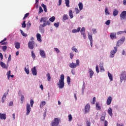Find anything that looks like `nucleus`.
I'll return each mask as SVG.
<instances>
[{
    "label": "nucleus",
    "mask_w": 126,
    "mask_h": 126,
    "mask_svg": "<svg viewBox=\"0 0 126 126\" xmlns=\"http://www.w3.org/2000/svg\"><path fill=\"white\" fill-rule=\"evenodd\" d=\"M104 63H99V67L100 69V71H105V69H104Z\"/></svg>",
    "instance_id": "nucleus-17"
},
{
    "label": "nucleus",
    "mask_w": 126,
    "mask_h": 126,
    "mask_svg": "<svg viewBox=\"0 0 126 126\" xmlns=\"http://www.w3.org/2000/svg\"><path fill=\"white\" fill-rule=\"evenodd\" d=\"M86 124L87 126H91V122H90V121H88V120H87L86 121Z\"/></svg>",
    "instance_id": "nucleus-39"
},
{
    "label": "nucleus",
    "mask_w": 126,
    "mask_h": 126,
    "mask_svg": "<svg viewBox=\"0 0 126 126\" xmlns=\"http://www.w3.org/2000/svg\"><path fill=\"white\" fill-rule=\"evenodd\" d=\"M46 76L47 77L48 81H51V79L52 78L51 77V75L49 74V73L47 74Z\"/></svg>",
    "instance_id": "nucleus-33"
},
{
    "label": "nucleus",
    "mask_w": 126,
    "mask_h": 126,
    "mask_svg": "<svg viewBox=\"0 0 126 126\" xmlns=\"http://www.w3.org/2000/svg\"><path fill=\"white\" fill-rule=\"evenodd\" d=\"M15 46L16 49H19L20 48V43H19V42H16L15 44Z\"/></svg>",
    "instance_id": "nucleus-30"
},
{
    "label": "nucleus",
    "mask_w": 126,
    "mask_h": 126,
    "mask_svg": "<svg viewBox=\"0 0 126 126\" xmlns=\"http://www.w3.org/2000/svg\"><path fill=\"white\" fill-rule=\"evenodd\" d=\"M36 38L38 42H40V43L42 42V39H41V34H40V33L36 34Z\"/></svg>",
    "instance_id": "nucleus-20"
},
{
    "label": "nucleus",
    "mask_w": 126,
    "mask_h": 126,
    "mask_svg": "<svg viewBox=\"0 0 126 126\" xmlns=\"http://www.w3.org/2000/svg\"><path fill=\"white\" fill-rule=\"evenodd\" d=\"M68 121L69 122H71L72 121V116L71 115V114L68 115Z\"/></svg>",
    "instance_id": "nucleus-47"
},
{
    "label": "nucleus",
    "mask_w": 126,
    "mask_h": 126,
    "mask_svg": "<svg viewBox=\"0 0 126 126\" xmlns=\"http://www.w3.org/2000/svg\"><path fill=\"white\" fill-rule=\"evenodd\" d=\"M114 50H112L110 52V58H114L115 57V54L118 52V47H114Z\"/></svg>",
    "instance_id": "nucleus-7"
},
{
    "label": "nucleus",
    "mask_w": 126,
    "mask_h": 126,
    "mask_svg": "<svg viewBox=\"0 0 126 126\" xmlns=\"http://www.w3.org/2000/svg\"><path fill=\"white\" fill-rule=\"evenodd\" d=\"M92 31L93 32L94 34H96V33H97V30L95 29H93Z\"/></svg>",
    "instance_id": "nucleus-64"
},
{
    "label": "nucleus",
    "mask_w": 126,
    "mask_h": 126,
    "mask_svg": "<svg viewBox=\"0 0 126 126\" xmlns=\"http://www.w3.org/2000/svg\"><path fill=\"white\" fill-rule=\"evenodd\" d=\"M111 23V21L110 20H107L106 22H105V24L106 25H110V24Z\"/></svg>",
    "instance_id": "nucleus-59"
},
{
    "label": "nucleus",
    "mask_w": 126,
    "mask_h": 126,
    "mask_svg": "<svg viewBox=\"0 0 126 126\" xmlns=\"http://www.w3.org/2000/svg\"><path fill=\"white\" fill-rule=\"evenodd\" d=\"M26 21H24L23 23L22 24V28H26Z\"/></svg>",
    "instance_id": "nucleus-41"
},
{
    "label": "nucleus",
    "mask_w": 126,
    "mask_h": 126,
    "mask_svg": "<svg viewBox=\"0 0 126 126\" xmlns=\"http://www.w3.org/2000/svg\"><path fill=\"white\" fill-rule=\"evenodd\" d=\"M69 16H70L71 19L73 18V14L72 13V10H69Z\"/></svg>",
    "instance_id": "nucleus-29"
},
{
    "label": "nucleus",
    "mask_w": 126,
    "mask_h": 126,
    "mask_svg": "<svg viewBox=\"0 0 126 126\" xmlns=\"http://www.w3.org/2000/svg\"><path fill=\"white\" fill-rule=\"evenodd\" d=\"M89 72L90 73V76L91 78H92V76H93V74H94V72L92 70V69L90 68L89 69Z\"/></svg>",
    "instance_id": "nucleus-23"
},
{
    "label": "nucleus",
    "mask_w": 126,
    "mask_h": 126,
    "mask_svg": "<svg viewBox=\"0 0 126 126\" xmlns=\"http://www.w3.org/2000/svg\"><path fill=\"white\" fill-rule=\"evenodd\" d=\"M105 116H102L101 118H100V121L101 122H104L105 121Z\"/></svg>",
    "instance_id": "nucleus-60"
},
{
    "label": "nucleus",
    "mask_w": 126,
    "mask_h": 126,
    "mask_svg": "<svg viewBox=\"0 0 126 126\" xmlns=\"http://www.w3.org/2000/svg\"><path fill=\"white\" fill-rule=\"evenodd\" d=\"M75 11L76 12V14H78V13H79V12H80V11H79V9H78V8H75Z\"/></svg>",
    "instance_id": "nucleus-51"
},
{
    "label": "nucleus",
    "mask_w": 126,
    "mask_h": 126,
    "mask_svg": "<svg viewBox=\"0 0 126 126\" xmlns=\"http://www.w3.org/2000/svg\"><path fill=\"white\" fill-rule=\"evenodd\" d=\"M76 65L77 66H79V65H80L79 60H78V59L76 60Z\"/></svg>",
    "instance_id": "nucleus-56"
},
{
    "label": "nucleus",
    "mask_w": 126,
    "mask_h": 126,
    "mask_svg": "<svg viewBox=\"0 0 126 126\" xmlns=\"http://www.w3.org/2000/svg\"><path fill=\"white\" fill-rule=\"evenodd\" d=\"M0 65L3 68H7V65L4 63L2 62H0Z\"/></svg>",
    "instance_id": "nucleus-19"
},
{
    "label": "nucleus",
    "mask_w": 126,
    "mask_h": 126,
    "mask_svg": "<svg viewBox=\"0 0 126 126\" xmlns=\"http://www.w3.org/2000/svg\"><path fill=\"white\" fill-rule=\"evenodd\" d=\"M121 82H123V80H126V72L123 71L120 75Z\"/></svg>",
    "instance_id": "nucleus-4"
},
{
    "label": "nucleus",
    "mask_w": 126,
    "mask_h": 126,
    "mask_svg": "<svg viewBox=\"0 0 126 126\" xmlns=\"http://www.w3.org/2000/svg\"><path fill=\"white\" fill-rule=\"evenodd\" d=\"M78 6L80 10H82V9H83V4L82 2H79L78 4Z\"/></svg>",
    "instance_id": "nucleus-26"
},
{
    "label": "nucleus",
    "mask_w": 126,
    "mask_h": 126,
    "mask_svg": "<svg viewBox=\"0 0 126 126\" xmlns=\"http://www.w3.org/2000/svg\"><path fill=\"white\" fill-rule=\"evenodd\" d=\"M32 58H33V60H35L36 59V55L34 53L33 51H32Z\"/></svg>",
    "instance_id": "nucleus-32"
},
{
    "label": "nucleus",
    "mask_w": 126,
    "mask_h": 126,
    "mask_svg": "<svg viewBox=\"0 0 126 126\" xmlns=\"http://www.w3.org/2000/svg\"><path fill=\"white\" fill-rule=\"evenodd\" d=\"M110 37L112 40H114V39H117V33L112 32L110 33Z\"/></svg>",
    "instance_id": "nucleus-11"
},
{
    "label": "nucleus",
    "mask_w": 126,
    "mask_h": 126,
    "mask_svg": "<svg viewBox=\"0 0 126 126\" xmlns=\"http://www.w3.org/2000/svg\"><path fill=\"white\" fill-rule=\"evenodd\" d=\"M73 52H75V53H78V50L75 48V46H73L71 48Z\"/></svg>",
    "instance_id": "nucleus-34"
},
{
    "label": "nucleus",
    "mask_w": 126,
    "mask_h": 126,
    "mask_svg": "<svg viewBox=\"0 0 126 126\" xmlns=\"http://www.w3.org/2000/svg\"><path fill=\"white\" fill-rule=\"evenodd\" d=\"M59 124H60V119L58 118H55L54 120V122L51 123V126H59Z\"/></svg>",
    "instance_id": "nucleus-5"
},
{
    "label": "nucleus",
    "mask_w": 126,
    "mask_h": 126,
    "mask_svg": "<svg viewBox=\"0 0 126 126\" xmlns=\"http://www.w3.org/2000/svg\"><path fill=\"white\" fill-rule=\"evenodd\" d=\"M80 32H81V33H85V28H84V27L82 28V29H81Z\"/></svg>",
    "instance_id": "nucleus-53"
},
{
    "label": "nucleus",
    "mask_w": 126,
    "mask_h": 126,
    "mask_svg": "<svg viewBox=\"0 0 126 126\" xmlns=\"http://www.w3.org/2000/svg\"><path fill=\"white\" fill-rule=\"evenodd\" d=\"M20 31L22 36H23L24 37H27V34L25 33L24 32L21 30H20Z\"/></svg>",
    "instance_id": "nucleus-36"
},
{
    "label": "nucleus",
    "mask_w": 126,
    "mask_h": 126,
    "mask_svg": "<svg viewBox=\"0 0 126 126\" xmlns=\"http://www.w3.org/2000/svg\"><path fill=\"white\" fill-rule=\"evenodd\" d=\"M124 31H119L117 32V35H122V34H124Z\"/></svg>",
    "instance_id": "nucleus-58"
},
{
    "label": "nucleus",
    "mask_w": 126,
    "mask_h": 126,
    "mask_svg": "<svg viewBox=\"0 0 126 126\" xmlns=\"http://www.w3.org/2000/svg\"><path fill=\"white\" fill-rule=\"evenodd\" d=\"M54 26L56 27V28H58L59 26H60V23H55L54 24Z\"/></svg>",
    "instance_id": "nucleus-54"
},
{
    "label": "nucleus",
    "mask_w": 126,
    "mask_h": 126,
    "mask_svg": "<svg viewBox=\"0 0 126 126\" xmlns=\"http://www.w3.org/2000/svg\"><path fill=\"white\" fill-rule=\"evenodd\" d=\"M95 107H96V110H97V111H100L101 110V106H100L99 105V103H95Z\"/></svg>",
    "instance_id": "nucleus-28"
},
{
    "label": "nucleus",
    "mask_w": 126,
    "mask_h": 126,
    "mask_svg": "<svg viewBox=\"0 0 126 126\" xmlns=\"http://www.w3.org/2000/svg\"><path fill=\"white\" fill-rule=\"evenodd\" d=\"M30 104H31V106L32 108L33 107V104H34V100L31 99Z\"/></svg>",
    "instance_id": "nucleus-55"
},
{
    "label": "nucleus",
    "mask_w": 126,
    "mask_h": 126,
    "mask_svg": "<svg viewBox=\"0 0 126 126\" xmlns=\"http://www.w3.org/2000/svg\"><path fill=\"white\" fill-rule=\"evenodd\" d=\"M41 6L43 7L44 11H45V12H47V6H46V5H45L44 3H42Z\"/></svg>",
    "instance_id": "nucleus-27"
},
{
    "label": "nucleus",
    "mask_w": 126,
    "mask_h": 126,
    "mask_svg": "<svg viewBox=\"0 0 126 126\" xmlns=\"http://www.w3.org/2000/svg\"><path fill=\"white\" fill-rule=\"evenodd\" d=\"M126 17V11H123L120 14L121 20H125Z\"/></svg>",
    "instance_id": "nucleus-8"
},
{
    "label": "nucleus",
    "mask_w": 126,
    "mask_h": 126,
    "mask_svg": "<svg viewBox=\"0 0 126 126\" xmlns=\"http://www.w3.org/2000/svg\"><path fill=\"white\" fill-rule=\"evenodd\" d=\"M96 102V97H94L93 98V104H95V102Z\"/></svg>",
    "instance_id": "nucleus-63"
},
{
    "label": "nucleus",
    "mask_w": 126,
    "mask_h": 126,
    "mask_svg": "<svg viewBox=\"0 0 126 126\" xmlns=\"http://www.w3.org/2000/svg\"><path fill=\"white\" fill-rule=\"evenodd\" d=\"M65 2L66 6H67V7H69V0H65Z\"/></svg>",
    "instance_id": "nucleus-37"
},
{
    "label": "nucleus",
    "mask_w": 126,
    "mask_h": 126,
    "mask_svg": "<svg viewBox=\"0 0 126 126\" xmlns=\"http://www.w3.org/2000/svg\"><path fill=\"white\" fill-rule=\"evenodd\" d=\"M30 112H31V106H30V104L29 103L27 104V113L26 115H28L30 114Z\"/></svg>",
    "instance_id": "nucleus-9"
},
{
    "label": "nucleus",
    "mask_w": 126,
    "mask_h": 126,
    "mask_svg": "<svg viewBox=\"0 0 126 126\" xmlns=\"http://www.w3.org/2000/svg\"><path fill=\"white\" fill-rule=\"evenodd\" d=\"M21 103L22 104H23V102L24 101V95H22L21 96Z\"/></svg>",
    "instance_id": "nucleus-52"
},
{
    "label": "nucleus",
    "mask_w": 126,
    "mask_h": 126,
    "mask_svg": "<svg viewBox=\"0 0 126 126\" xmlns=\"http://www.w3.org/2000/svg\"><path fill=\"white\" fill-rule=\"evenodd\" d=\"M95 70H96L97 73H99V67H98V65H96L95 66Z\"/></svg>",
    "instance_id": "nucleus-62"
},
{
    "label": "nucleus",
    "mask_w": 126,
    "mask_h": 126,
    "mask_svg": "<svg viewBox=\"0 0 126 126\" xmlns=\"http://www.w3.org/2000/svg\"><path fill=\"white\" fill-rule=\"evenodd\" d=\"M107 112L111 117H113V110H112V108H111V107L109 108Z\"/></svg>",
    "instance_id": "nucleus-22"
},
{
    "label": "nucleus",
    "mask_w": 126,
    "mask_h": 126,
    "mask_svg": "<svg viewBox=\"0 0 126 126\" xmlns=\"http://www.w3.org/2000/svg\"><path fill=\"white\" fill-rule=\"evenodd\" d=\"M69 55H70V59L72 60V59H73V57L74 56V54H73V53L71 52Z\"/></svg>",
    "instance_id": "nucleus-50"
},
{
    "label": "nucleus",
    "mask_w": 126,
    "mask_h": 126,
    "mask_svg": "<svg viewBox=\"0 0 126 126\" xmlns=\"http://www.w3.org/2000/svg\"><path fill=\"white\" fill-rule=\"evenodd\" d=\"M81 35L83 36L84 39H86V34L85 33V32H81Z\"/></svg>",
    "instance_id": "nucleus-46"
},
{
    "label": "nucleus",
    "mask_w": 126,
    "mask_h": 126,
    "mask_svg": "<svg viewBox=\"0 0 126 126\" xmlns=\"http://www.w3.org/2000/svg\"><path fill=\"white\" fill-rule=\"evenodd\" d=\"M63 21H65V20H67L68 19V16L67 15H64L63 17Z\"/></svg>",
    "instance_id": "nucleus-31"
},
{
    "label": "nucleus",
    "mask_w": 126,
    "mask_h": 126,
    "mask_svg": "<svg viewBox=\"0 0 126 126\" xmlns=\"http://www.w3.org/2000/svg\"><path fill=\"white\" fill-rule=\"evenodd\" d=\"M32 72L33 75H37V70L36 69V66H34L32 68Z\"/></svg>",
    "instance_id": "nucleus-13"
},
{
    "label": "nucleus",
    "mask_w": 126,
    "mask_h": 126,
    "mask_svg": "<svg viewBox=\"0 0 126 126\" xmlns=\"http://www.w3.org/2000/svg\"><path fill=\"white\" fill-rule=\"evenodd\" d=\"M25 71L26 72L27 74H29V69H27L26 67H25Z\"/></svg>",
    "instance_id": "nucleus-57"
},
{
    "label": "nucleus",
    "mask_w": 126,
    "mask_h": 126,
    "mask_svg": "<svg viewBox=\"0 0 126 126\" xmlns=\"http://www.w3.org/2000/svg\"><path fill=\"white\" fill-rule=\"evenodd\" d=\"M113 98H112V96H109L106 101L107 105H111V103H112V101Z\"/></svg>",
    "instance_id": "nucleus-12"
},
{
    "label": "nucleus",
    "mask_w": 126,
    "mask_h": 126,
    "mask_svg": "<svg viewBox=\"0 0 126 126\" xmlns=\"http://www.w3.org/2000/svg\"><path fill=\"white\" fill-rule=\"evenodd\" d=\"M126 40V37L123 36L121 39H120L119 40H118L116 44V47L118 48V47H120L122 44H124V42Z\"/></svg>",
    "instance_id": "nucleus-3"
},
{
    "label": "nucleus",
    "mask_w": 126,
    "mask_h": 126,
    "mask_svg": "<svg viewBox=\"0 0 126 126\" xmlns=\"http://www.w3.org/2000/svg\"><path fill=\"white\" fill-rule=\"evenodd\" d=\"M80 29H81V28L78 27L77 28V30L76 29H73L72 31V33H78V32H80Z\"/></svg>",
    "instance_id": "nucleus-21"
},
{
    "label": "nucleus",
    "mask_w": 126,
    "mask_h": 126,
    "mask_svg": "<svg viewBox=\"0 0 126 126\" xmlns=\"http://www.w3.org/2000/svg\"><path fill=\"white\" fill-rule=\"evenodd\" d=\"M69 66L71 68H76L77 66L76 65V63H70V64L69 65Z\"/></svg>",
    "instance_id": "nucleus-16"
},
{
    "label": "nucleus",
    "mask_w": 126,
    "mask_h": 126,
    "mask_svg": "<svg viewBox=\"0 0 126 126\" xmlns=\"http://www.w3.org/2000/svg\"><path fill=\"white\" fill-rule=\"evenodd\" d=\"M46 105V101H42L40 103V108H42V107H44Z\"/></svg>",
    "instance_id": "nucleus-40"
},
{
    "label": "nucleus",
    "mask_w": 126,
    "mask_h": 126,
    "mask_svg": "<svg viewBox=\"0 0 126 126\" xmlns=\"http://www.w3.org/2000/svg\"><path fill=\"white\" fill-rule=\"evenodd\" d=\"M7 94H8V92L7 93H5L3 94V95L2 97V103H4V100H5V98H6V96H7Z\"/></svg>",
    "instance_id": "nucleus-18"
},
{
    "label": "nucleus",
    "mask_w": 126,
    "mask_h": 126,
    "mask_svg": "<svg viewBox=\"0 0 126 126\" xmlns=\"http://www.w3.org/2000/svg\"><path fill=\"white\" fill-rule=\"evenodd\" d=\"M67 82L69 85L70 84V77L69 76L67 77Z\"/></svg>",
    "instance_id": "nucleus-45"
},
{
    "label": "nucleus",
    "mask_w": 126,
    "mask_h": 126,
    "mask_svg": "<svg viewBox=\"0 0 126 126\" xmlns=\"http://www.w3.org/2000/svg\"><path fill=\"white\" fill-rule=\"evenodd\" d=\"M88 38H89V40H90V41H93V38L92 37V34H89Z\"/></svg>",
    "instance_id": "nucleus-43"
},
{
    "label": "nucleus",
    "mask_w": 126,
    "mask_h": 126,
    "mask_svg": "<svg viewBox=\"0 0 126 126\" xmlns=\"http://www.w3.org/2000/svg\"><path fill=\"white\" fill-rule=\"evenodd\" d=\"M40 22V23L43 22V24L42 25H40L39 28H41V27H45V26H47V25H48V26L51 25V22L49 21V18L47 17L41 18Z\"/></svg>",
    "instance_id": "nucleus-1"
},
{
    "label": "nucleus",
    "mask_w": 126,
    "mask_h": 126,
    "mask_svg": "<svg viewBox=\"0 0 126 126\" xmlns=\"http://www.w3.org/2000/svg\"><path fill=\"white\" fill-rule=\"evenodd\" d=\"M39 55L43 59H46V53H45V51L40 50L39 51Z\"/></svg>",
    "instance_id": "nucleus-10"
},
{
    "label": "nucleus",
    "mask_w": 126,
    "mask_h": 126,
    "mask_svg": "<svg viewBox=\"0 0 126 126\" xmlns=\"http://www.w3.org/2000/svg\"><path fill=\"white\" fill-rule=\"evenodd\" d=\"M55 20H56V17H55V16H53L49 19V21L51 22H54Z\"/></svg>",
    "instance_id": "nucleus-35"
},
{
    "label": "nucleus",
    "mask_w": 126,
    "mask_h": 126,
    "mask_svg": "<svg viewBox=\"0 0 126 126\" xmlns=\"http://www.w3.org/2000/svg\"><path fill=\"white\" fill-rule=\"evenodd\" d=\"M6 49H7V46H3L2 47V50L3 52H5L6 51Z\"/></svg>",
    "instance_id": "nucleus-49"
},
{
    "label": "nucleus",
    "mask_w": 126,
    "mask_h": 126,
    "mask_svg": "<svg viewBox=\"0 0 126 126\" xmlns=\"http://www.w3.org/2000/svg\"><path fill=\"white\" fill-rule=\"evenodd\" d=\"M108 77L109 78L110 80L111 81H113V75H112L111 73H108Z\"/></svg>",
    "instance_id": "nucleus-38"
},
{
    "label": "nucleus",
    "mask_w": 126,
    "mask_h": 126,
    "mask_svg": "<svg viewBox=\"0 0 126 126\" xmlns=\"http://www.w3.org/2000/svg\"><path fill=\"white\" fill-rule=\"evenodd\" d=\"M105 12L106 15H110V12H109V10H108V8H106L105 9Z\"/></svg>",
    "instance_id": "nucleus-44"
},
{
    "label": "nucleus",
    "mask_w": 126,
    "mask_h": 126,
    "mask_svg": "<svg viewBox=\"0 0 126 126\" xmlns=\"http://www.w3.org/2000/svg\"><path fill=\"white\" fill-rule=\"evenodd\" d=\"M0 120H6V115L5 114L0 113Z\"/></svg>",
    "instance_id": "nucleus-15"
},
{
    "label": "nucleus",
    "mask_w": 126,
    "mask_h": 126,
    "mask_svg": "<svg viewBox=\"0 0 126 126\" xmlns=\"http://www.w3.org/2000/svg\"><path fill=\"white\" fill-rule=\"evenodd\" d=\"M29 16V13H26V14L24 15V18H23V20L25 19V18H26V17H28Z\"/></svg>",
    "instance_id": "nucleus-61"
},
{
    "label": "nucleus",
    "mask_w": 126,
    "mask_h": 126,
    "mask_svg": "<svg viewBox=\"0 0 126 126\" xmlns=\"http://www.w3.org/2000/svg\"><path fill=\"white\" fill-rule=\"evenodd\" d=\"M119 14V10L117 9H115L113 11V16H117Z\"/></svg>",
    "instance_id": "nucleus-24"
},
{
    "label": "nucleus",
    "mask_w": 126,
    "mask_h": 126,
    "mask_svg": "<svg viewBox=\"0 0 126 126\" xmlns=\"http://www.w3.org/2000/svg\"><path fill=\"white\" fill-rule=\"evenodd\" d=\"M59 80V83H57L59 88L63 89L64 87V75L62 74Z\"/></svg>",
    "instance_id": "nucleus-2"
},
{
    "label": "nucleus",
    "mask_w": 126,
    "mask_h": 126,
    "mask_svg": "<svg viewBox=\"0 0 126 126\" xmlns=\"http://www.w3.org/2000/svg\"><path fill=\"white\" fill-rule=\"evenodd\" d=\"M90 110V105L87 104L85 107V113H88Z\"/></svg>",
    "instance_id": "nucleus-14"
},
{
    "label": "nucleus",
    "mask_w": 126,
    "mask_h": 126,
    "mask_svg": "<svg viewBox=\"0 0 126 126\" xmlns=\"http://www.w3.org/2000/svg\"><path fill=\"white\" fill-rule=\"evenodd\" d=\"M35 46V41L32 40L31 41H30L28 43V47L31 50H33L34 49V46Z\"/></svg>",
    "instance_id": "nucleus-6"
},
{
    "label": "nucleus",
    "mask_w": 126,
    "mask_h": 126,
    "mask_svg": "<svg viewBox=\"0 0 126 126\" xmlns=\"http://www.w3.org/2000/svg\"><path fill=\"white\" fill-rule=\"evenodd\" d=\"M43 8H42V7L39 6L38 14H41V13H42V12H43Z\"/></svg>",
    "instance_id": "nucleus-42"
},
{
    "label": "nucleus",
    "mask_w": 126,
    "mask_h": 126,
    "mask_svg": "<svg viewBox=\"0 0 126 126\" xmlns=\"http://www.w3.org/2000/svg\"><path fill=\"white\" fill-rule=\"evenodd\" d=\"M10 70H9L7 72L6 75H7V78L8 79H9V78L10 77Z\"/></svg>",
    "instance_id": "nucleus-48"
},
{
    "label": "nucleus",
    "mask_w": 126,
    "mask_h": 126,
    "mask_svg": "<svg viewBox=\"0 0 126 126\" xmlns=\"http://www.w3.org/2000/svg\"><path fill=\"white\" fill-rule=\"evenodd\" d=\"M6 40H7L6 37H5L3 40H2L0 42V44H1V45H6V44H7V42H4V41H6Z\"/></svg>",
    "instance_id": "nucleus-25"
}]
</instances>
